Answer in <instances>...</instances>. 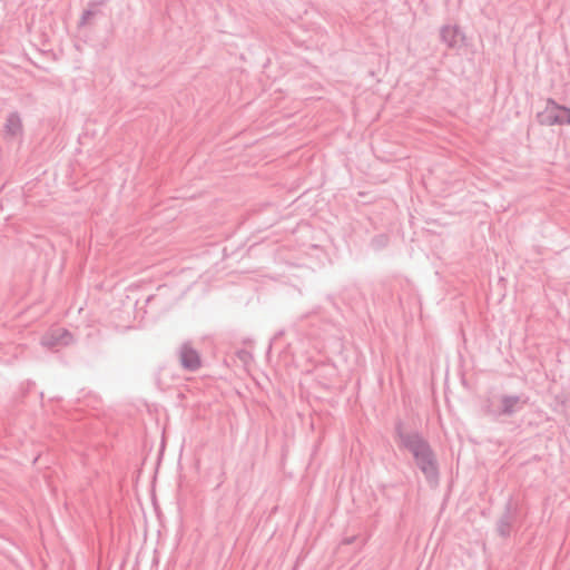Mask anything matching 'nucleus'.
I'll list each match as a JSON object with an SVG mask.
<instances>
[{
    "instance_id": "nucleus-11",
    "label": "nucleus",
    "mask_w": 570,
    "mask_h": 570,
    "mask_svg": "<svg viewBox=\"0 0 570 570\" xmlns=\"http://www.w3.org/2000/svg\"><path fill=\"white\" fill-rule=\"evenodd\" d=\"M108 2H109V0H90L88 2V6L91 7V8L99 9L100 7L105 6Z\"/></svg>"
},
{
    "instance_id": "nucleus-13",
    "label": "nucleus",
    "mask_w": 570,
    "mask_h": 570,
    "mask_svg": "<svg viewBox=\"0 0 570 570\" xmlns=\"http://www.w3.org/2000/svg\"><path fill=\"white\" fill-rule=\"evenodd\" d=\"M283 333H284L283 331L277 332V333L275 334V336H274V340H276V338L281 337V336L283 335Z\"/></svg>"
},
{
    "instance_id": "nucleus-7",
    "label": "nucleus",
    "mask_w": 570,
    "mask_h": 570,
    "mask_svg": "<svg viewBox=\"0 0 570 570\" xmlns=\"http://www.w3.org/2000/svg\"><path fill=\"white\" fill-rule=\"evenodd\" d=\"M440 39L449 49H459L465 35L460 27L445 24L440 30Z\"/></svg>"
},
{
    "instance_id": "nucleus-8",
    "label": "nucleus",
    "mask_w": 570,
    "mask_h": 570,
    "mask_svg": "<svg viewBox=\"0 0 570 570\" xmlns=\"http://www.w3.org/2000/svg\"><path fill=\"white\" fill-rule=\"evenodd\" d=\"M4 138L13 139L16 137L22 136L23 126L22 120L18 111H12L8 114L4 122Z\"/></svg>"
},
{
    "instance_id": "nucleus-5",
    "label": "nucleus",
    "mask_w": 570,
    "mask_h": 570,
    "mask_svg": "<svg viewBox=\"0 0 570 570\" xmlns=\"http://www.w3.org/2000/svg\"><path fill=\"white\" fill-rule=\"evenodd\" d=\"M179 362L181 367L189 372L197 371L202 365L199 353L188 342L179 347Z\"/></svg>"
},
{
    "instance_id": "nucleus-12",
    "label": "nucleus",
    "mask_w": 570,
    "mask_h": 570,
    "mask_svg": "<svg viewBox=\"0 0 570 570\" xmlns=\"http://www.w3.org/2000/svg\"><path fill=\"white\" fill-rule=\"evenodd\" d=\"M356 540V535H352V537H347L345 539H343L342 543L343 544H352L354 543Z\"/></svg>"
},
{
    "instance_id": "nucleus-9",
    "label": "nucleus",
    "mask_w": 570,
    "mask_h": 570,
    "mask_svg": "<svg viewBox=\"0 0 570 570\" xmlns=\"http://www.w3.org/2000/svg\"><path fill=\"white\" fill-rule=\"evenodd\" d=\"M101 13V11L97 8H91L88 6L81 13L80 20L78 22V27L81 28L88 23V21L94 17Z\"/></svg>"
},
{
    "instance_id": "nucleus-4",
    "label": "nucleus",
    "mask_w": 570,
    "mask_h": 570,
    "mask_svg": "<svg viewBox=\"0 0 570 570\" xmlns=\"http://www.w3.org/2000/svg\"><path fill=\"white\" fill-rule=\"evenodd\" d=\"M548 109L544 122L548 125H570V108L548 99Z\"/></svg>"
},
{
    "instance_id": "nucleus-10",
    "label": "nucleus",
    "mask_w": 570,
    "mask_h": 570,
    "mask_svg": "<svg viewBox=\"0 0 570 570\" xmlns=\"http://www.w3.org/2000/svg\"><path fill=\"white\" fill-rule=\"evenodd\" d=\"M387 240H389L387 236L381 234V235L373 237L371 244L375 249H381L386 246Z\"/></svg>"
},
{
    "instance_id": "nucleus-2",
    "label": "nucleus",
    "mask_w": 570,
    "mask_h": 570,
    "mask_svg": "<svg viewBox=\"0 0 570 570\" xmlns=\"http://www.w3.org/2000/svg\"><path fill=\"white\" fill-rule=\"evenodd\" d=\"M498 401V405H494L492 401L488 400L482 406L484 415L495 421L521 412L528 403V397L524 394H502Z\"/></svg>"
},
{
    "instance_id": "nucleus-3",
    "label": "nucleus",
    "mask_w": 570,
    "mask_h": 570,
    "mask_svg": "<svg viewBox=\"0 0 570 570\" xmlns=\"http://www.w3.org/2000/svg\"><path fill=\"white\" fill-rule=\"evenodd\" d=\"M520 513V508L513 502V498L510 497L504 504V511L497 522L498 534L507 539L511 535L512 525Z\"/></svg>"
},
{
    "instance_id": "nucleus-1",
    "label": "nucleus",
    "mask_w": 570,
    "mask_h": 570,
    "mask_svg": "<svg viewBox=\"0 0 570 570\" xmlns=\"http://www.w3.org/2000/svg\"><path fill=\"white\" fill-rule=\"evenodd\" d=\"M394 433L399 445L409 451L417 469L430 484H438L440 479L439 462L435 452L429 441L419 431H404V424L397 420L394 424Z\"/></svg>"
},
{
    "instance_id": "nucleus-6",
    "label": "nucleus",
    "mask_w": 570,
    "mask_h": 570,
    "mask_svg": "<svg viewBox=\"0 0 570 570\" xmlns=\"http://www.w3.org/2000/svg\"><path fill=\"white\" fill-rule=\"evenodd\" d=\"M72 341L73 336L68 330L56 328L42 336L41 344L47 348H55L58 346H67Z\"/></svg>"
}]
</instances>
